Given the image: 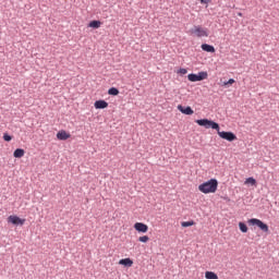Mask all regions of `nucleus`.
<instances>
[{
  "mask_svg": "<svg viewBox=\"0 0 279 279\" xmlns=\"http://www.w3.org/2000/svg\"><path fill=\"white\" fill-rule=\"evenodd\" d=\"M187 80L190 82H202L208 80V72H198V74H189Z\"/></svg>",
  "mask_w": 279,
  "mask_h": 279,
  "instance_id": "nucleus-4",
  "label": "nucleus"
},
{
  "mask_svg": "<svg viewBox=\"0 0 279 279\" xmlns=\"http://www.w3.org/2000/svg\"><path fill=\"white\" fill-rule=\"evenodd\" d=\"M201 49H203V51H206L207 53H215V46H210L208 44H203L201 46Z\"/></svg>",
  "mask_w": 279,
  "mask_h": 279,
  "instance_id": "nucleus-13",
  "label": "nucleus"
},
{
  "mask_svg": "<svg viewBox=\"0 0 279 279\" xmlns=\"http://www.w3.org/2000/svg\"><path fill=\"white\" fill-rule=\"evenodd\" d=\"M238 16H243V13H238Z\"/></svg>",
  "mask_w": 279,
  "mask_h": 279,
  "instance_id": "nucleus-26",
  "label": "nucleus"
},
{
  "mask_svg": "<svg viewBox=\"0 0 279 279\" xmlns=\"http://www.w3.org/2000/svg\"><path fill=\"white\" fill-rule=\"evenodd\" d=\"M178 110L180 112H182V114H189V116L194 114V111L191 107H185L184 108L182 105H179Z\"/></svg>",
  "mask_w": 279,
  "mask_h": 279,
  "instance_id": "nucleus-11",
  "label": "nucleus"
},
{
  "mask_svg": "<svg viewBox=\"0 0 279 279\" xmlns=\"http://www.w3.org/2000/svg\"><path fill=\"white\" fill-rule=\"evenodd\" d=\"M178 73H179V75H186L189 73V71L184 68H181L178 70Z\"/></svg>",
  "mask_w": 279,
  "mask_h": 279,
  "instance_id": "nucleus-22",
  "label": "nucleus"
},
{
  "mask_svg": "<svg viewBox=\"0 0 279 279\" xmlns=\"http://www.w3.org/2000/svg\"><path fill=\"white\" fill-rule=\"evenodd\" d=\"M181 226L182 228H191V226H195V221H183Z\"/></svg>",
  "mask_w": 279,
  "mask_h": 279,
  "instance_id": "nucleus-18",
  "label": "nucleus"
},
{
  "mask_svg": "<svg viewBox=\"0 0 279 279\" xmlns=\"http://www.w3.org/2000/svg\"><path fill=\"white\" fill-rule=\"evenodd\" d=\"M192 34H195L198 38H208V29L202 26H195L192 31Z\"/></svg>",
  "mask_w": 279,
  "mask_h": 279,
  "instance_id": "nucleus-6",
  "label": "nucleus"
},
{
  "mask_svg": "<svg viewBox=\"0 0 279 279\" xmlns=\"http://www.w3.org/2000/svg\"><path fill=\"white\" fill-rule=\"evenodd\" d=\"M218 186L219 182L217 181V179H210L209 181L198 185V191L201 193H204L205 195H208V193H217Z\"/></svg>",
  "mask_w": 279,
  "mask_h": 279,
  "instance_id": "nucleus-1",
  "label": "nucleus"
},
{
  "mask_svg": "<svg viewBox=\"0 0 279 279\" xmlns=\"http://www.w3.org/2000/svg\"><path fill=\"white\" fill-rule=\"evenodd\" d=\"M239 228L241 232H247V225H245L244 222H239Z\"/></svg>",
  "mask_w": 279,
  "mask_h": 279,
  "instance_id": "nucleus-20",
  "label": "nucleus"
},
{
  "mask_svg": "<svg viewBox=\"0 0 279 279\" xmlns=\"http://www.w3.org/2000/svg\"><path fill=\"white\" fill-rule=\"evenodd\" d=\"M58 141H69L71 138V134H69L66 131H59L57 133Z\"/></svg>",
  "mask_w": 279,
  "mask_h": 279,
  "instance_id": "nucleus-10",
  "label": "nucleus"
},
{
  "mask_svg": "<svg viewBox=\"0 0 279 279\" xmlns=\"http://www.w3.org/2000/svg\"><path fill=\"white\" fill-rule=\"evenodd\" d=\"M14 158H23L25 150L23 148H16L13 153Z\"/></svg>",
  "mask_w": 279,
  "mask_h": 279,
  "instance_id": "nucleus-14",
  "label": "nucleus"
},
{
  "mask_svg": "<svg viewBox=\"0 0 279 279\" xmlns=\"http://www.w3.org/2000/svg\"><path fill=\"white\" fill-rule=\"evenodd\" d=\"M140 243H147L149 241L148 235H142L138 238Z\"/></svg>",
  "mask_w": 279,
  "mask_h": 279,
  "instance_id": "nucleus-21",
  "label": "nucleus"
},
{
  "mask_svg": "<svg viewBox=\"0 0 279 279\" xmlns=\"http://www.w3.org/2000/svg\"><path fill=\"white\" fill-rule=\"evenodd\" d=\"M3 141H5L7 143H10V141H12V137L8 133H4Z\"/></svg>",
  "mask_w": 279,
  "mask_h": 279,
  "instance_id": "nucleus-23",
  "label": "nucleus"
},
{
  "mask_svg": "<svg viewBox=\"0 0 279 279\" xmlns=\"http://www.w3.org/2000/svg\"><path fill=\"white\" fill-rule=\"evenodd\" d=\"M205 278L206 279H219V276H217V274H215L213 271H206L205 272Z\"/></svg>",
  "mask_w": 279,
  "mask_h": 279,
  "instance_id": "nucleus-16",
  "label": "nucleus"
},
{
  "mask_svg": "<svg viewBox=\"0 0 279 279\" xmlns=\"http://www.w3.org/2000/svg\"><path fill=\"white\" fill-rule=\"evenodd\" d=\"M119 265H123L124 267H132L134 262L131 258H123L119 260Z\"/></svg>",
  "mask_w": 279,
  "mask_h": 279,
  "instance_id": "nucleus-12",
  "label": "nucleus"
},
{
  "mask_svg": "<svg viewBox=\"0 0 279 279\" xmlns=\"http://www.w3.org/2000/svg\"><path fill=\"white\" fill-rule=\"evenodd\" d=\"M134 229L136 230V232H143L145 234V232L149 230V227L143 222H136L134 225Z\"/></svg>",
  "mask_w": 279,
  "mask_h": 279,
  "instance_id": "nucleus-8",
  "label": "nucleus"
},
{
  "mask_svg": "<svg viewBox=\"0 0 279 279\" xmlns=\"http://www.w3.org/2000/svg\"><path fill=\"white\" fill-rule=\"evenodd\" d=\"M213 0H201V3L203 5H208V3H211Z\"/></svg>",
  "mask_w": 279,
  "mask_h": 279,
  "instance_id": "nucleus-25",
  "label": "nucleus"
},
{
  "mask_svg": "<svg viewBox=\"0 0 279 279\" xmlns=\"http://www.w3.org/2000/svg\"><path fill=\"white\" fill-rule=\"evenodd\" d=\"M88 27H92V29H99V27H101V21H92L89 22Z\"/></svg>",
  "mask_w": 279,
  "mask_h": 279,
  "instance_id": "nucleus-15",
  "label": "nucleus"
},
{
  "mask_svg": "<svg viewBox=\"0 0 279 279\" xmlns=\"http://www.w3.org/2000/svg\"><path fill=\"white\" fill-rule=\"evenodd\" d=\"M244 184H251V186H256V179L254 178H247L244 182Z\"/></svg>",
  "mask_w": 279,
  "mask_h": 279,
  "instance_id": "nucleus-17",
  "label": "nucleus"
},
{
  "mask_svg": "<svg viewBox=\"0 0 279 279\" xmlns=\"http://www.w3.org/2000/svg\"><path fill=\"white\" fill-rule=\"evenodd\" d=\"M248 226H257V228H259V230H262V232H269V226H267V223L263 222V220L258 219V218H252L247 220Z\"/></svg>",
  "mask_w": 279,
  "mask_h": 279,
  "instance_id": "nucleus-3",
  "label": "nucleus"
},
{
  "mask_svg": "<svg viewBox=\"0 0 279 279\" xmlns=\"http://www.w3.org/2000/svg\"><path fill=\"white\" fill-rule=\"evenodd\" d=\"M216 132H218V136H220V138L229 141V143H232V141H236V135L232 132L220 131V129Z\"/></svg>",
  "mask_w": 279,
  "mask_h": 279,
  "instance_id": "nucleus-5",
  "label": "nucleus"
},
{
  "mask_svg": "<svg viewBox=\"0 0 279 279\" xmlns=\"http://www.w3.org/2000/svg\"><path fill=\"white\" fill-rule=\"evenodd\" d=\"M108 95L117 96V95H119V89L117 87H111L108 90Z\"/></svg>",
  "mask_w": 279,
  "mask_h": 279,
  "instance_id": "nucleus-19",
  "label": "nucleus"
},
{
  "mask_svg": "<svg viewBox=\"0 0 279 279\" xmlns=\"http://www.w3.org/2000/svg\"><path fill=\"white\" fill-rule=\"evenodd\" d=\"M234 78H230L228 82L223 83V86H232V84H234Z\"/></svg>",
  "mask_w": 279,
  "mask_h": 279,
  "instance_id": "nucleus-24",
  "label": "nucleus"
},
{
  "mask_svg": "<svg viewBox=\"0 0 279 279\" xmlns=\"http://www.w3.org/2000/svg\"><path fill=\"white\" fill-rule=\"evenodd\" d=\"M7 221L8 223H12V226H25V219H22L16 215L9 216Z\"/></svg>",
  "mask_w": 279,
  "mask_h": 279,
  "instance_id": "nucleus-7",
  "label": "nucleus"
},
{
  "mask_svg": "<svg viewBox=\"0 0 279 279\" xmlns=\"http://www.w3.org/2000/svg\"><path fill=\"white\" fill-rule=\"evenodd\" d=\"M195 123H197V125H201V128H205L206 130H220L219 128V123L213 121V120H208V119H201V120H196Z\"/></svg>",
  "mask_w": 279,
  "mask_h": 279,
  "instance_id": "nucleus-2",
  "label": "nucleus"
},
{
  "mask_svg": "<svg viewBox=\"0 0 279 279\" xmlns=\"http://www.w3.org/2000/svg\"><path fill=\"white\" fill-rule=\"evenodd\" d=\"M94 108H96V110H105V108H108V102L106 100H96Z\"/></svg>",
  "mask_w": 279,
  "mask_h": 279,
  "instance_id": "nucleus-9",
  "label": "nucleus"
}]
</instances>
